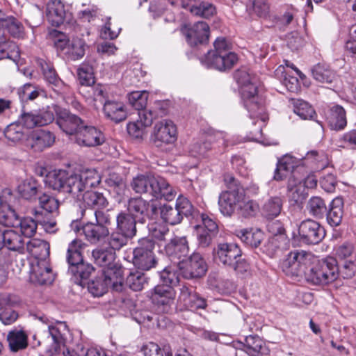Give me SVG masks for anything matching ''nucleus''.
Returning a JSON list of instances; mask_svg holds the SVG:
<instances>
[{
  "label": "nucleus",
  "instance_id": "nucleus-1",
  "mask_svg": "<svg viewBox=\"0 0 356 356\" xmlns=\"http://www.w3.org/2000/svg\"><path fill=\"white\" fill-rule=\"evenodd\" d=\"M100 181V176L95 169H86L70 175L65 170H55L47 174L45 184L54 191L69 193L79 200L83 189L97 186Z\"/></svg>",
  "mask_w": 356,
  "mask_h": 356
},
{
  "label": "nucleus",
  "instance_id": "nucleus-2",
  "mask_svg": "<svg viewBox=\"0 0 356 356\" xmlns=\"http://www.w3.org/2000/svg\"><path fill=\"white\" fill-rule=\"evenodd\" d=\"M234 78L240 86L244 106L250 113L251 118H258L262 114L264 107L258 96L257 78L245 70H237L234 74Z\"/></svg>",
  "mask_w": 356,
  "mask_h": 356
},
{
  "label": "nucleus",
  "instance_id": "nucleus-3",
  "mask_svg": "<svg viewBox=\"0 0 356 356\" xmlns=\"http://www.w3.org/2000/svg\"><path fill=\"white\" fill-rule=\"evenodd\" d=\"M214 49L210 50L201 58V63L208 68L219 71L229 70L238 61V56L230 51L231 44L225 38H217L213 43Z\"/></svg>",
  "mask_w": 356,
  "mask_h": 356
},
{
  "label": "nucleus",
  "instance_id": "nucleus-4",
  "mask_svg": "<svg viewBox=\"0 0 356 356\" xmlns=\"http://www.w3.org/2000/svg\"><path fill=\"white\" fill-rule=\"evenodd\" d=\"M35 318L47 325L46 337L38 341V345L43 349L45 356H53L58 350L60 345L64 344L69 332L65 323L53 321L43 314H35Z\"/></svg>",
  "mask_w": 356,
  "mask_h": 356
},
{
  "label": "nucleus",
  "instance_id": "nucleus-5",
  "mask_svg": "<svg viewBox=\"0 0 356 356\" xmlns=\"http://www.w3.org/2000/svg\"><path fill=\"white\" fill-rule=\"evenodd\" d=\"M227 190L222 191L218 197L220 212L225 216H231L237 210L243 200L245 193L240 183L232 176L227 175L224 179Z\"/></svg>",
  "mask_w": 356,
  "mask_h": 356
},
{
  "label": "nucleus",
  "instance_id": "nucleus-6",
  "mask_svg": "<svg viewBox=\"0 0 356 356\" xmlns=\"http://www.w3.org/2000/svg\"><path fill=\"white\" fill-rule=\"evenodd\" d=\"M83 243L79 239H74L68 245L66 260L69 264V272L81 280H87L94 267L90 264L83 261L81 251Z\"/></svg>",
  "mask_w": 356,
  "mask_h": 356
},
{
  "label": "nucleus",
  "instance_id": "nucleus-7",
  "mask_svg": "<svg viewBox=\"0 0 356 356\" xmlns=\"http://www.w3.org/2000/svg\"><path fill=\"white\" fill-rule=\"evenodd\" d=\"M23 236L13 229H0V250L6 248L9 250L21 252L24 248ZM7 278L6 259L0 252V284Z\"/></svg>",
  "mask_w": 356,
  "mask_h": 356
},
{
  "label": "nucleus",
  "instance_id": "nucleus-8",
  "mask_svg": "<svg viewBox=\"0 0 356 356\" xmlns=\"http://www.w3.org/2000/svg\"><path fill=\"white\" fill-rule=\"evenodd\" d=\"M312 255L304 250L290 252L281 261L280 268L289 277H299L307 270V266L310 262Z\"/></svg>",
  "mask_w": 356,
  "mask_h": 356
},
{
  "label": "nucleus",
  "instance_id": "nucleus-9",
  "mask_svg": "<svg viewBox=\"0 0 356 356\" xmlns=\"http://www.w3.org/2000/svg\"><path fill=\"white\" fill-rule=\"evenodd\" d=\"M154 242L147 238L138 241V245L133 251V264L138 270H149L155 267L157 261L154 253Z\"/></svg>",
  "mask_w": 356,
  "mask_h": 356
},
{
  "label": "nucleus",
  "instance_id": "nucleus-10",
  "mask_svg": "<svg viewBox=\"0 0 356 356\" xmlns=\"http://www.w3.org/2000/svg\"><path fill=\"white\" fill-rule=\"evenodd\" d=\"M193 205L189 200L182 196H179L175 202V207L170 204H163L160 208L161 218L165 222L175 225L179 224L184 216H188L192 213Z\"/></svg>",
  "mask_w": 356,
  "mask_h": 356
},
{
  "label": "nucleus",
  "instance_id": "nucleus-11",
  "mask_svg": "<svg viewBox=\"0 0 356 356\" xmlns=\"http://www.w3.org/2000/svg\"><path fill=\"white\" fill-rule=\"evenodd\" d=\"M94 262L104 268L103 273L109 278L111 275L122 277L123 270L120 266L115 262V252L108 247H99L92 252Z\"/></svg>",
  "mask_w": 356,
  "mask_h": 356
},
{
  "label": "nucleus",
  "instance_id": "nucleus-12",
  "mask_svg": "<svg viewBox=\"0 0 356 356\" xmlns=\"http://www.w3.org/2000/svg\"><path fill=\"white\" fill-rule=\"evenodd\" d=\"M325 236L324 228L313 220H303L298 227L299 241L305 244H318Z\"/></svg>",
  "mask_w": 356,
  "mask_h": 356
},
{
  "label": "nucleus",
  "instance_id": "nucleus-13",
  "mask_svg": "<svg viewBox=\"0 0 356 356\" xmlns=\"http://www.w3.org/2000/svg\"><path fill=\"white\" fill-rule=\"evenodd\" d=\"M54 120L53 111L49 110L23 111L19 115L17 123L22 127L33 129L49 124Z\"/></svg>",
  "mask_w": 356,
  "mask_h": 356
},
{
  "label": "nucleus",
  "instance_id": "nucleus-14",
  "mask_svg": "<svg viewBox=\"0 0 356 356\" xmlns=\"http://www.w3.org/2000/svg\"><path fill=\"white\" fill-rule=\"evenodd\" d=\"M179 270L186 279L201 277L207 270V265L200 253H193L179 266Z\"/></svg>",
  "mask_w": 356,
  "mask_h": 356
},
{
  "label": "nucleus",
  "instance_id": "nucleus-15",
  "mask_svg": "<svg viewBox=\"0 0 356 356\" xmlns=\"http://www.w3.org/2000/svg\"><path fill=\"white\" fill-rule=\"evenodd\" d=\"M156 211V207L154 204H150L142 197H133L128 201L126 212L137 219L139 223L143 224Z\"/></svg>",
  "mask_w": 356,
  "mask_h": 356
},
{
  "label": "nucleus",
  "instance_id": "nucleus-16",
  "mask_svg": "<svg viewBox=\"0 0 356 356\" xmlns=\"http://www.w3.org/2000/svg\"><path fill=\"white\" fill-rule=\"evenodd\" d=\"M165 253L174 265L179 267L186 259L189 252L186 237L174 236L165 245Z\"/></svg>",
  "mask_w": 356,
  "mask_h": 356
},
{
  "label": "nucleus",
  "instance_id": "nucleus-17",
  "mask_svg": "<svg viewBox=\"0 0 356 356\" xmlns=\"http://www.w3.org/2000/svg\"><path fill=\"white\" fill-rule=\"evenodd\" d=\"M152 136L156 146L172 144L177 140V128L172 121L162 120L155 124Z\"/></svg>",
  "mask_w": 356,
  "mask_h": 356
},
{
  "label": "nucleus",
  "instance_id": "nucleus-18",
  "mask_svg": "<svg viewBox=\"0 0 356 356\" xmlns=\"http://www.w3.org/2000/svg\"><path fill=\"white\" fill-rule=\"evenodd\" d=\"M209 26L205 22H197L193 25L185 26L182 31L188 44L191 47L207 44L209 38Z\"/></svg>",
  "mask_w": 356,
  "mask_h": 356
},
{
  "label": "nucleus",
  "instance_id": "nucleus-19",
  "mask_svg": "<svg viewBox=\"0 0 356 356\" xmlns=\"http://www.w3.org/2000/svg\"><path fill=\"white\" fill-rule=\"evenodd\" d=\"M122 277H117L115 275L109 276L104 275V278L99 277L95 280H92L88 284L89 292L93 296H102L106 291L108 287H111L113 290L121 291L122 290Z\"/></svg>",
  "mask_w": 356,
  "mask_h": 356
},
{
  "label": "nucleus",
  "instance_id": "nucleus-20",
  "mask_svg": "<svg viewBox=\"0 0 356 356\" xmlns=\"http://www.w3.org/2000/svg\"><path fill=\"white\" fill-rule=\"evenodd\" d=\"M56 123L60 129L67 135H74L76 137L77 132L84 125L81 119L64 108L56 109Z\"/></svg>",
  "mask_w": 356,
  "mask_h": 356
},
{
  "label": "nucleus",
  "instance_id": "nucleus-21",
  "mask_svg": "<svg viewBox=\"0 0 356 356\" xmlns=\"http://www.w3.org/2000/svg\"><path fill=\"white\" fill-rule=\"evenodd\" d=\"M47 17L49 22L58 27L64 22L70 23L72 19L71 13L66 10L60 0H50L47 5Z\"/></svg>",
  "mask_w": 356,
  "mask_h": 356
},
{
  "label": "nucleus",
  "instance_id": "nucleus-22",
  "mask_svg": "<svg viewBox=\"0 0 356 356\" xmlns=\"http://www.w3.org/2000/svg\"><path fill=\"white\" fill-rule=\"evenodd\" d=\"M213 254L215 259L218 260L224 266L229 267L236 264V259L241 256V250L238 245L233 243H219L213 248Z\"/></svg>",
  "mask_w": 356,
  "mask_h": 356
},
{
  "label": "nucleus",
  "instance_id": "nucleus-23",
  "mask_svg": "<svg viewBox=\"0 0 356 356\" xmlns=\"http://www.w3.org/2000/svg\"><path fill=\"white\" fill-rule=\"evenodd\" d=\"M75 141L80 146L95 147L103 144L105 137L96 127L83 125L77 132Z\"/></svg>",
  "mask_w": 356,
  "mask_h": 356
},
{
  "label": "nucleus",
  "instance_id": "nucleus-24",
  "mask_svg": "<svg viewBox=\"0 0 356 356\" xmlns=\"http://www.w3.org/2000/svg\"><path fill=\"white\" fill-rule=\"evenodd\" d=\"M178 300L188 309H204L207 307L206 300L200 296L193 286L182 285L179 289Z\"/></svg>",
  "mask_w": 356,
  "mask_h": 356
},
{
  "label": "nucleus",
  "instance_id": "nucleus-25",
  "mask_svg": "<svg viewBox=\"0 0 356 356\" xmlns=\"http://www.w3.org/2000/svg\"><path fill=\"white\" fill-rule=\"evenodd\" d=\"M30 280L38 284H51L54 281V274L47 259L37 261L31 266Z\"/></svg>",
  "mask_w": 356,
  "mask_h": 356
},
{
  "label": "nucleus",
  "instance_id": "nucleus-26",
  "mask_svg": "<svg viewBox=\"0 0 356 356\" xmlns=\"http://www.w3.org/2000/svg\"><path fill=\"white\" fill-rule=\"evenodd\" d=\"M55 142V136L49 131L40 129L33 131L27 139V145L35 152H42Z\"/></svg>",
  "mask_w": 356,
  "mask_h": 356
},
{
  "label": "nucleus",
  "instance_id": "nucleus-27",
  "mask_svg": "<svg viewBox=\"0 0 356 356\" xmlns=\"http://www.w3.org/2000/svg\"><path fill=\"white\" fill-rule=\"evenodd\" d=\"M37 64L40 67L46 82L55 91L60 92L65 85L58 75L53 64L42 58L38 59Z\"/></svg>",
  "mask_w": 356,
  "mask_h": 356
},
{
  "label": "nucleus",
  "instance_id": "nucleus-28",
  "mask_svg": "<svg viewBox=\"0 0 356 356\" xmlns=\"http://www.w3.org/2000/svg\"><path fill=\"white\" fill-rule=\"evenodd\" d=\"M95 187L90 186L88 188L83 189L79 197V199L82 198L84 207H87L86 211L104 209L108 204L107 199L102 193L91 190Z\"/></svg>",
  "mask_w": 356,
  "mask_h": 356
},
{
  "label": "nucleus",
  "instance_id": "nucleus-29",
  "mask_svg": "<svg viewBox=\"0 0 356 356\" xmlns=\"http://www.w3.org/2000/svg\"><path fill=\"white\" fill-rule=\"evenodd\" d=\"M150 195L156 199H163L167 201L172 200L176 196V192L172 186L163 177H153Z\"/></svg>",
  "mask_w": 356,
  "mask_h": 356
},
{
  "label": "nucleus",
  "instance_id": "nucleus-30",
  "mask_svg": "<svg viewBox=\"0 0 356 356\" xmlns=\"http://www.w3.org/2000/svg\"><path fill=\"white\" fill-rule=\"evenodd\" d=\"M184 8L198 17L209 18L216 13V7L208 1L202 0H181Z\"/></svg>",
  "mask_w": 356,
  "mask_h": 356
},
{
  "label": "nucleus",
  "instance_id": "nucleus-31",
  "mask_svg": "<svg viewBox=\"0 0 356 356\" xmlns=\"http://www.w3.org/2000/svg\"><path fill=\"white\" fill-rule=\"evenodd\" d=\"M58 48L65 51L72 60L81 58L85 54V42L80 38H74L71 41L59 40L56 43Z\"/></svg>",
  "mask_w": 356,
  "mask_h": 356
},
{
  "label": "nucleus",
  "instance_id": "nucleus-32",
  "mask_svg": "<svg viewBox=\"0 0 356 356\" xmlns=\"http://www.w3.org/2000/svg\"><path fill=\"white\" fill-rule=\"evenodd\" d=\"M268 229L273 235L268 243V249H271L275 253L278 250L286 249L289 247V239L285 233H283L284 228L277 222L268 225Z\"/></svg>",
  "mask_w": 356,
  "mask_h": 356
},
{
  "label": "nucleus",
  "instance_id": "nucleus-33",
  "mask_svg": "<svg viewBox=\"0 0 356 356\" xmlns=\"http://www.w3.org/2000/svg\"><path fill=\"white\" fill-rule=\"evenodd\" d=\"M81 231L86 239L91 244H97L109 236V230L106 226H101L92 222L83 225Z\"/></svg>",
  "mask_w": 356,
  "mask_h": 356
},
{
  "label": "nucleus",
  "instance_id": "nucleus-34",
  "mask_svg": "<svg viewBox=\"0 0 356 356\" xmlns=\"http://www.w3.org/2000/svg\"><path fill=\"white\" fill-rule=\"evenodd\" d=\"M6 340L11 352L16 353L28 346V334L23 327H15L8 332Z\"/></svg>",
  "mask_w": 356,
  "mask_h": 356
},
{
  "label": "nucleus",
  "instance_id": "nucleus-35",
  "mask_svg": "<svg viewBox=\"0 0 356 356\" xmlns=\"http://www.w3.org/2000/svg\"><path fill=\"white\" fill-rule=\"evenodd\" d=\"M103 111L106 117L115 122L123 121L127 115L125 106L120 102L105 101Z\"/></svg>",
  "mask_w": 356,
  "mask_h": 356
},
{
  "label": "nucleus",
  "instance_id": "nucleus-36",
  "mask_svg": "<svg viewBox=\"0 0 356 356\" xmlns=\"http://www.w3.org/2000/svg\"><path fill=\"white\" fill-rule=\"evenodd\" d=\"M138 220L126 211H122L116 217L117 230L124 233L131 238L136 235Z\"/></svg>",
  "mask_w": 356,
  "mask_h": 356
},
{
  "label": "nucleus",
  "instance_id": "nucleus-37",
  "mask_svg": "<svg viewBox=\"0 0 356 356\" xmlns=\"http://www.w3.org/2000/svg\"><path fill=\"white\" fill-rule=\"evenodd\" d=\"M287 191L290 201L295 204L302 203L307 195L302 181L296 178L294 175H292L288 180Z\"/></svg>",
  "mask_w": 356,
  "mask_h": 356
},
{
  "label": "nucleus",
  "instance_id": "nucleus-38",
  "mask_svg": "<svg viewBox=\"0 0 356 356\" xmlns=\"http://www.w3.org/2000/svg\"><path fill=\"white\" fill-rule=\"evenodd\" d=\"M27 251L37 261L47 259L49 256V244L39 238H33L26 243Z\"/></svg>",
  "mask_w": 356,
  "mask_h": 356
},
{
  "label": "nucleus",
  "instance_id": "nucleus-39",
  "mask_svg": "<svg viewBox=\"0 0 356 356\" xmlns=\"http://www.w3.org/2000/svg\"><path fill=\"white\" fill-rule=\"evenodd\" d=\"M175 291L169 286L157 285L152 295V302L157 305H170L175 298Z\"/></svg>",
  "mask_w": 356,
  "mask_h": 356
},
{
  "label": "nucleus",
  "instance_id": "nucleus-40",
  "mask_svg": "<svg viewBox=\"0 0 356 356\" xmlns=\"http://www.w3.org/2000/svg\"><path fill=\"white\" fill-rule=\"evenodd\" d=\"M343 201L341 197L334 198L330 204L327 212V221L332 227L340 225L343 215Z\"/></svg>",
  "mask_w": 356,
  "mask_h": 356
},
{
  "label": "nucleus",
  "instance_id": "nucleus-41",
  "mask_svg": "<svg viewBox=\"0 0 356 356\" xmlns=\"http://www.w3.org/2000/svg\"><path fill=\"white\" fill-rule=\"evenodd\" d=\"M140 270H131L126 278V285L134 291L143 290L148 284L149 277Z\"/></svg>",
  "mask_w": 356,
  "mask_h": 356
},
{
  "label": "nucleus",
  "instance_id": "nucleus-42",
  "mask_svg": "<svg viewBox=\"0 0 356 356\" xmlns=\"http://www.w3.org/2000/svg\"><path fill=\"white\" fill-rule=\"evenodd\" d=\"M153 177L151 174H138L133 177L130 186L136 193L150 195Z\"/></svg>",
  "mask_w": 356,
  "mask_h": 356
},
{
  "label": "nucleus",
  "instance_id": "nucleus-43",
  "mask_svg": "<svg viewBox=\"0 0 356 356\" xmlns=\"http://www.w3.org/2000/svg\"><path fill=\"white\" fill-rule=\"evenodd\" d=\"M328 284L335 281L339 276V268L337 261L334 257H327L318 260Z\"/></svg>",
  "mask_w": 356,
  "mask_h": 356
},
{
  "label": "nucleus",
  "instance_id": "nucleus-44",
  "mask_svg": "<svg viewBox=\"0 0 356 356\" xmlns=\"http://www.w3.org/2000/svg\"><path fill=\"white\" fill-rule=\"evenodd\" d=\"M283 200L278 196L268 198L261 207L262 214L268 219L277 217L283 208Z\"/></svg>",
  "mask_w": 356,
  "mask_h": 356
},
{
  "label": "nucleus",
  "instance_id": "nucleus-45",
  "mask_svg": "<svg viewBox=\"0 0 356 356\" xmlns=\"http://www.w3.org/2000/svg\"><path fill=\"white\" fill-rule=\"evenodd\" d=\"M328 122L332 129H343L347 124L344 108L339 105L333 106L330 110Z\"/></svg>",
  "mask_w": 356,
  "mask_h": 356
},
{
  "label": "nucleus",
  "instance_id": "nucleus-46",
  "mask_svg": "<svg viewBox=\"0 0 356 356\" xmlns=\"http://www.w3.org/2000/svg\"><path fill=\"white\" fill-rule=\"evenodd\" d=\"M237 236L245 245L257 248L264 238L263 232L259 229H243L237 231Z\"/></svg>",
  "mask_w": 356,
  "mask_h": 356
},
{
  "label": "nucleus",
  "instance_id": "nucleus-47",
  "mask_svg": "<svg viewBox=\"0 0 356 356\" xmlns=\"http://www.w3.org/2000/svg\"><path fill=\"white\" fill-rule=\"evenodd\" d=\"M306 281L313 285L324 286L328 284L327 279L318 262L313 263L305 272Z\"/></svg>",
  "mask_w": 356,
  "mask_h": 356
},
{
  "label": "nucleus",
  "instance_id": "nucleus-48",
  "mask_svg": "<svg viewBox=\"0 0 356 356\" xmlns=\"http://www.w3.org/2000/svg\"><path fill=\"white\" fill-rule=\"evenodd\" d=\"M39 189L38 182L33 179H26L18 186L19 193L23 198L28 200H35L36 196L40 193Z\"/></svg>",
  "mask_w": 356,
  "mask_h": 356
},
{
  "label": "nucleus",
  "instance_id": "nucleus-49",
  "mask_svg": "<svg viewBox=\"0 0 356 356\" xmlns=\"http://www.w3.org/2000/svg\"><path fill=\"white\" fill-rule=\"evenodd\" d=\"M18 218L15 211L1 197L0 224L6 227H15Z\"/></svg>",
  "mask_w": 356,
  "mask_h": 356
},
{
  "label": "nucleus",
  "instance_id": "nucleus-50",
  "mask_svg": "<svg viewBox=\"0 0 356 356\" xmlns=\"http://www.w3.org/2000/svg\"><path fill=\"white\" fill-rule=\"evenodd\" d=\"M303 164L315 170L323 169L327 164V158L323 152L312 150L303 158Z\"/></svg>",
  "mask_w": 356,
  "mask_h": 356
},
{
  "label": "nucleus",
  "instance_id": "nucleus-51",
  "mask_svg": "<svg viewBox=\"0 0 356 356\" xmlns=\"http://www.w3.org/2000/svg\"><path fill=\"white\" fill-rule=\"evenodd\" d=\"M312 74L314 79L323 84H330L336 79L335 73L328 67L322 64H317L312 69Z\"/></svg>",
  "mask_w": 356,
  "mask_h": 356
},
{
  "label": "nucleus",
  "instance_id": "nucleus-52",
  "mask_svg": "<svg viewBox=\"0 0 356 356\" xmlns=\"http://www.w3.org/2000/svg\"><path fill=\"white\" fill-rule=\"evenodd\" d=\"M245 352L250 356H261L264 353V342L256 335H250L245 339Z\"/></svg>",
  "mask_w": 356,
  "mask_h": 356
},
{
  "label": "nucleus",
  "instance_id": "nucleus-53",
  "mask_svg": "<svg viewBox=\"0 0 356 356\" xmlns=\"http://www.w3.org/2000/svg\"><path fill=\"white\" fill-rule=\"evenodd\" d=\"M246 9L250 15L266 17L269 13L270 6L266 0H249Z\"/></svg>",
  "mask_w": 356,
  "mask_h": 356
},
{
  "label": "nucleus",
  "instance_id": "nucleus-54",
  "mask_svg": "<svg viewBox=\"0 0 356 356\" xmlns=\"http://www.w3.org/2000/svg\"><path fill=\"white\" fill-rule=\"evenodd\" d=\"M178 270L179 267L174 264L165 267L160 273V277L163 283L162 286H169L173 288V286L177 284L179 282Z\"/></svg>",
  "mask_w": 356,
  "mask_h": 356
},
{
  "label": "nucleus",
  "instance_id": "nucleus-55",
  "mask_svg": "<svg viewBox=\"0 0 356 356\" xmlns=\"http://www.w3.org/2000/svg\"><path fill=\"white\" fill-rule=\"evenodd\" d=\"M307 209L312 216L318 218H323L327 211L324 200L318 196H314L309 199Z\"/></svg>",
  "mask_w": 356,
  "mask_h": 356
},
{
  "label": "nucleus",
  "instance_id": "nucleus-56",
  "mask_svg": "<svg viewBox=\"0 0 356 356\" xmlns=\"http://www.w3.org/2000/svg\"><path fill=\"white\" fill-rule=\"evenodd\" d=\"M106 238L108 248L112 249L114 252L115 250H119L125 246L127 244L128 241L132 238L118 230L111 234L109 233V236Z\"/></svg>",
  "mask_w": 356,
  "mask_h": 356
},
{
  "label": "nucleus",
  "instance_id": "nucleus-57",
  "mask_svg": "<svg viewBox=\"0 0 356 356\" xmlns=\"http://www.w3.org/2000/svg\"><path fill=\"white\" fill-rule=\"evenodd\" d=\"M37 227V223L33 218H24L20 219L19 218L15 227L19 229L22 236L31 238L36 233Z\"/></svg>",
  "mask_w": 356,
  "mask_h": 356
},
{
  "label": "nucleus",
  "instance_id": "nucleus-58",
  "mask_svg": "<svg viewBox=\"0 0 356 356\" xmlns=\"http://www.w3.org/2000/svg\"><path fill=\"white\" fill-rule=\"evenodd\" d=\"M148 95L145 90L131 92L128 96L129 102L136 110L140 111L145 108Z\"/></svg>",
  "mask_w": 356,
  "mask_h": 356
},
{
  "label": "nucleus",
  "instance_id": "nucleus-59",
  "mask_svg": "<svg viewBox=\"0 0 356 356\" xmlns=\"http://www.w3.org/2000/svg\"><path fill=\"white\" fill-rule=\"evenodd\" d=\"M4 29H6L14 38H22L24 36V27L23 24L12 16H8L6 20Z\"/></svg>",
  "mask_w": 356,
  "mask_h": 356
},
{
  "label": "nucleus",
  "instance_id": "nucleus-60",
  "mask_svg": "<svg viewBox=\"0 0 356 356\" xmlns=\"http://www.w3.org/2000/svg\"><path fill=\"white\" fill-rule=\"evenodd\" d=\"M336 256L341 260L356 259V248L353 243L345 242L336 249Z\"/></svg>",
  "mask_w": 356,
  "mask_h": 356
},
{
  "label": "nucleus",
  "instance_id": "nucleus-61",
  "mask_svg": "<svg viewBox=\"0 0 356 356\" xmlns=\"http://www.w3.org/2000/svg\"><path fill=\"white\" fill-rule=\"evenodd\" d=\"M79 82L83 86H90L95 83L92 67L87 64H82L77 70Z\"/></svg>",
  "mask_w": 356,
  "mask_h": 356
},
{
  "label": "nucleus",
  "instance_id": "nucleus-62",
  "mask_svg": "<svg viewBox=\"0 0 356 356\" xmlns=\"http://www.w3.org/2000/svg\"><path fill=\"white\" fill-rule=\"evenodd\" d=\"M238 213L244 217L249 218L254 216L259 211V205L253 200H243L240 202L237 209Z\"/></svg>",
  "mask_w": 356,
  "mask_h": 356
},
{
  "label": "nucleus",
  "instance_id": "nucleus-63",
  "mask_svg": "<svg viewBox=\"0 0 356 356\" xmlns=\"http://www.w3.org/2000/svg\"><path fill=\"white\" fill-rule=\"evenodd\" d=\"M293 111L297 115L303 120L311 119L315 114L312 107L307 102L302 99L296 101L294 104Z\"/></svg>",
  "mask_w": 356,
  "mask_h": 356
},
{
  "label": "nucleus",
  "instance_id": "nucleus-64",
  "mask_svg": "<svg viewBox=\"0 0 356 356\" xmlns=\"http://www.w3.org/2000/svg\"><path fill=\"white\" fill-rule=\"evenodd\" d=\"M42 92L37 87L26 83L19 90V97L22 102L35 99Z\"/></svg>",
  "mask_w": 356,
  "mask_h": 356
}]
</instances>
